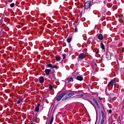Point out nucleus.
<instances>
[{"instance_id":"a19ab883","label":"nucleus","mask_w":124,"mask_h":124,"mask_svg":"<svg viewBox=\"0 0 124 124\" xmlns=\"http://www.w3.org/2000/svg\"><path fill=\"white\" fill-rule=\"evenodd\" d=\"M100 98V99H101V98Z\"/></svg>"},{"instance_id":"f8f14e48","label":"nucleus","mask_w":124,"mask_h":124,"mask_svg":"<svg viewBox=\"0 0 124 124\" xmlns=\"http://www.w3.org/2000/svg\"><path fill=\"white\" fill-rule=\"evenodd\" d=\"M100 47L103 50H105V47L104 46L103 43H100Z\"/></svg>"},{"instance_id":"bb28decb","label":"nucleus","mask_w":124,"mask_h":124,"mask_svg":"<svg viewBox=\"0 0 124 124\" xmlns=\"http://www.w3.org/2000/svg\"><path fill=\"white\" fill-rule=\"evenodd\" d=\"M75 31H76V32H77V31H78V29L76 27H75Z\"/></svg>"},{"instance_id":"cd10ccee","label":"nucleus","mask_w":124,"mask_h":124,"mask_svg":"<svg viewBox=\"0 0 124 124\" xmlns=\"http://www.w3.org/2000/svg\"><path fill=\"white\" fill-rule=\"evenodd\" d=\"M49 89L50 90H53V86H52L51 85H49Z\"/></svg>"},{"instance_id":"473e14b6","label":"nucleus","mask_w":124,"mask_h":124,"mask_svg":"<svg viewBox=\"0 0 124 124\" xmlns=\"http://www.w3.org/2000/svg\"><path fill=\"white\" fill-rule=\"evenodd\" d=\"M112 30H113V27L110 28V31H112Z\"/></svg>"},{"instance_id":"a211bd4d","label":"nucleus","mask_w":124,"mask_h":124,"mask_svg":"<svg viewBox=\"0 0 124 124\" xmlns=\"http://www.w3.org/2000/svg\"><path fill=\"white\" fill-rule=\"evenodd\" d=\"M56 60L57 61V62H60V61H61V57H57Z\"/></svg>"},{"instance_id":"dca6fc26","label":"nucleus","mask_w":124,"mask_h":124,"mask_svg":"<svg viewBox=\"0 0 124 124\" xmlns=\"http://www.w3.org/2000/svg\"><path fill=\"white\" fill-rule=\"evenodd\" d=\"M53 121H54V117L52 116L49 122V124H52L53 123Z\"/></svg>"},{"instance_id":"b1692460","label":"nucleus","mask_w":124,"mask_h":124,"mask_svg":"<svg viewBox=\"0 0 124 124\" xmlns=\"http://www.w3.org/2000/svg\"><path fill=\"white\" fill-rule=\"evenodd\" d=\"M52 68H59V67H58V66L57 65H54L52 66Z\"/></svg>"},{"instance_id":"9d476101","label":"nucleus","mask_w":124,"mask_h":124,"mask_svg":"<svg viewBox=\"0 0 124 124\" xmlns=\"http://www.w3.org/2000/svg\"><path fill=\"white\" fill-rule=\"evenodd\" d=\"M45 72L46 75H48L49 74L50 72H51L50 69H46L45 71Z\"/></svg>"},{"instance_id":"a878e982","label":"nucleus","mask_w":124,"mask_h":124,"mask_svg":"<svg viewBox=\"0 0 124 124\" xmlns=\"http://www.w3.org/2000/svg\"><path fill=\"white\" fill-rule=\"evenodd\" d=\"M65 56H66V54H63L62 57H63V60H64V59H65L66 58V57Z\"/></svg>"},{"instance_id":"4c0bfd02","label":"nucleus","mask_w":124,"mask_h":124,"mask_svg":"<svg viewBox=\"0 0 124 124\" xmlns=\"http://www.w3.org/2000/svg\"><path fill=\"white\" fill-rule=\"evenodd\" d=\"M100 98V99H101V98Z\"/></svg>"},{"instance_id":"4be33fe9","label":"nucleus","mask_w":124,"mask_h":124,"mask_svg":"<svg viewBox=\"0 0 124 124\" xmlns=\"http://www.w3.org/2000/svg\"><path fill=\"white\" fill-rule=\"evenodd\" d=\"M23 101V99H19V100L17 101V104H19V103H21Z\"/></svg>"},{"instance_id":"9b49d317","label":"nucleus","mask_w":124,"mask_h":124,"mask_svg":"<svg viewBox=\"0 0 124 124\" xmlns=\"http://www.w3.org/2000/svg\"><path fill=\"white\" fill-rule=\"evenodd\" d=\"M98 39H99V40H102V39H103V35H102V34H99Z\"/></svg>"},{"instance_id":"2f4dec72","label":"nucleus","mask_w":124,"mask_h":124,"mask_svg":"<svg viewBox=\"0 0 124 124\" xmlns=\"http://www.w3.org/2000/svg\"><path fill=\"white\" fill-rule=\"evenodd\" d=\"M109 58V56L107 55V54L106 58L108 59Z\"/></svg>"},{"instance_id":"58836bf2","label":"nucleus","mask_w":124,"mask_h":124,"mask_svg":"<svg viewBox=\"0 0 124 124\" xmlns=\"http://www.w3.org/2000/svg\"><path fill=\"white\" fill-rule=\"evenodd\" d=\"M100 98V99H101V98Z\"/></svg>"},{"instance_id":"f704fd0d","label":"nucleus","mask_w":124,"mask_h":124,"mask_svg":"<svg viewBox=\"0 0 124 124\" xmlns=\"http://www.w3.org/2000/svg\"><path fill=\"white\" fill-rule=\"evenodd\" d=\"M122 52H124V47L123 48Z\"/></svg>"},{"instance_id":"6ab92c4d","label":"nucleus","mask_w":124,"mask_h":124,"mask_svg":"<svg viewBox=\"0 0 124 124\" xmlns=\"http://www.w3.org/2000/svg\"><path fill=\"white\" fill-rule=\"evenodd\" d=\"M72 82H73V78H70L69 79L68 83H71Z\"/></svg>"},{"instance_id":"72a5a7b5","label":"nucleus","mask_w":124,"mask_h":124,"mask_svg":"<svg viewBox=\"0 0 124 124\" xmlns=\"http://www.w3.org/2000/svg\"><path fill=\"white\" fill-rule=\"evenodd\" d=\"M76 24H77V22H74V25H76Z\"/></svg>"},{"instance_id":"1a4fd4ad","label":"nucleus","mask_w":124,"mask_h":124,"mask_svg":"<svg viewBox=\"0 0 124 124\" xmlns=\"http://www.w3.org/2000/svg\"><path fill=\"white\" fill-rule=\"evenodd\" d=\"M77 80H78V81H82L83 80V77H82L80 76H78L77 77Z\"/></svg>"},{"instance_id":"f03ea898","label":"nucleus","mask_w":124,"mask_h":124,"mask_svg":"<svg viewBox=\"0 0 124 124\" xmlns=\"http://www.w3.org/2000/svg\"><path fill=\"white\" fill-rule=\"evenodd\" d=\"M65 94H66V93H62V94L58 96V97L56 98V100L57 101H60V100H61V99H62V97H63V96L65 95Z\"/></svg>"},{"instance_id":"c9c22d12","label":"nucleus","mask_w":124,"mask_h":124,"mask_svg":"<svg viewBox=\"0 0 124 124\" xmlns=\"http://www.w3.org/2000/svg\"><path fill=\"white\" fill-rule=\"evenodd\" d=\"M80 16H82V15H81V14H80Z\"/></svg>"},{"instance_id":"20e7f679","label":"nucleus","mask_w":124,"mask_h":124,"mask_svg":"<svg viewBox=\"0 0 124 124\" xmlns=\"http://www.w3.org/2000/svg\"><path fill=\"white\" fill-rule=\"evenodd\" d=\"M110 85H111L112 86H116V80L112 79L110 81V82L108 84V87H110Z\"/></svg>"},{"instance_id":"f3484780","label":"nucleus","mask_w":124,"mask_h":124,"mask_svg":"<svg viewBox=\"0 0 124 124\" xmlns=\"http://www.w3.org/2000/svg\"><path fill=\"white\" fill-rule=\"evenodd\" d=\"M68 95H69V97H71V96H73L74 95V93H68Z\"/></svg>"},{"instance_id":"5701e85b","label":"nucleus","mask_w":124,"mask_h":124,"mask_svg":"<svg viewBox=\"0 0 124 124\" xmlns=\"http://www.w3.org/2000/svg\"><path fill=\"white\" fill-rule=\"evenodd\" d=\"M15 6V4H14V3H12L10 4L11 7H14Z\"/></svg>"},{"instance_id":"c756f323","label":"nucleus","mask_w":124,"mask_h":124,"mask_svg":"<svg viewBox=\"0 0 124 124\" xmlns=\"http://www.w3.org/2000/svg\"><path fill=\"white\" fill-rule=\"evenodd\" d=\"M98 53H99V50H97V51L95 52V54H98Z\"/></svg>"},{"instance_id":"f257e3e1","label":"nucleus","mask_w":124,"mask_h":124,"mask_svg":"<svg viewBox=\"0 0 124 124\" xmlns=\"http://www.w3.org/2000/svg\"><path fill=\"white\" fill-rule=\"evenodd\" d=\"M92 3V2L90 1H88L85 3L84 4V8L85 9H89L90 7H91V4Z\"/></svg>"},{"instance_id":"412c9836","label":"nucleus","mask_w":124,"mask_h":124,"mask_svg":"<svg viewBox=\"0 0 124 124\" xmlns=\"http://www.w3.org/2000/svg\"><path fill=\"white\" fill-rule=\"evenodd\" d=\"M37 119V117L36 116V115H35L33 116V121H34V122H35Z\"/></svg>"},{"instance_id":"7c9ffc66","label":"nucleus","mask_w":124,"mask_h":124,"mask_svg":"<svg viewBox=\"0 0 124 124\" xmlns=\"http://www.w3.org/2000/svg\"><path fill=\"white\" fill-rule=\"evenodd\" d=\"M109 113L110 114H111V113H112V110L109 109Z\"/></svg>"},{"instance_id":"6e6552de","label":"nucleus","mask_w":124,"mask_h":124,"mask_svg":"<svg viewBox=\"0 0 124 124\" xmlns=\"http://www.w3.org/2000/svg\"><path fill=\"white\" fill-rule=\"evenodd\" d=\"M39 106H40V104H38L37 107L35 108V111H36V112H38V111H39Z\"/></svg>"},{"instance_id":"ddd939ff","label":"nucleus","mask_w":124,"mask_h":124,"mask_svg":"<svg viewBox=\"0 0 124 124\" xmlns=\"http://www.w3.org/2000/svg\"><path fill=\"white\" fill-rule=\"evenodd\" d=\"M83 96H84V95H83V94H79L76 95V97L80 98V97H83Z\"/></svg>"},{"instance_id":"423d86ee","label":"nucleus","mask_w":124,"mask_h":124,"mask_svg":"<svg viewBox=\"0 0 124 124\" xmlns=\"http://www.w3.org/2000/svg\"><path fill=\"white\" fill-rule=\"evenodd\" d=\"M124 19V16H119V21L120 23H124L123 20Z\"/></svg>"},{"instance_id":"393cba45","label":"nucleus","mask_w":124,"mask_h":124,"mask_svg":"<svg viewBox=\"0 0 124 124\" xmlns=\"http://www.w3.org/2000/svg\"><path fill=\"white\" fill-rule=\"evenodd\" d=\"M47 65V66H48V67H51V68H52V65L51 64H47V65Z\"/></svg>"},{"instance_id":"7ed1b4c3","label":"nucleus","mask_w":124,"mask_h":124,"mask_svg":"<svg viewBox=\"0 0 124 124\" xmlns=\"http://www.w3.org/2000/svg\"><path fill=\"white\" fill-rule=\"evenodd\" d=\"M86 57H87V54L81 53L79 55L78 59H79L80 60H83V59H85V58H86Z\"/></svg>"},{"instance_id":"0eeeda50","label":"nucleus","mask_w":124,"mask_h":124,"mask_svg":"<svg viewBox=\"0 0 124 124\" xmlns=\"http://www.w3.org/2000/svg\"><path fill=\"white\" fill-rule=\"evenodd\" d=\"M65 95V96H64V97L63 98L62 100H66V99H68V98H70L69 96L68 95V94H66Z\"/></svg>"},{"instance_id":"c85d7f7f","label":"nucleus","mask_w":124,"mask_h":124,"mask_svg":"<svg viewBox=\"0 0 124 124\" xmlns=\"http://www.w3.org/2000/svg\"><path fill=\"white\" fill-rule=\"evenodd\" d=\"M104 124V121L103 120H101L100 124Z\"/></svg>"},{"instance_id":"2eb2a0df","label":"nucleus","mask_w":124,"mask_h":124,"mask_svg":"<svg viewBox=\"0 0 124 124\" xmlns=\"http://www.w3.org/2000/svg\"><path fill=\"white\" fill-rule=\"evenodd\" d=\"M40 82L41 83H42L44 82V79L43 78V77H40Z\"/></svg>"},{"instance_id":"ea45409f","label":"nucleus","mask_w":124,"mask_h":124,"mask_svg":"<svg viewBox=\"0 0 124 124\" xmlns=\"http://www.w3.org/2000/svg\"><path fill=\"white\" fill-rule=\"evenodd\" d=\"M100 98V99H101V98Z\"/></svg>"},{"instance_id":"aec40b11","label":"nucleus","mask_w":124,"mask_h":124,"mask_svg":"<svg viewBox=\"0 0 124 124\" xmlns=\"http://www.w3.org/2000/svg\"><path fill=\"white\" fill-rule=\"evenodd\" d=\"M93 100L94 102H95V104H96V105L98 106V102H97V101H96L95 99H93Z\"/></svg>"},{"instance_id":"e433bc0d","label":"nucleus","mask_w":124,"mask_h":124,"mask_svg":"<svg viewBox=\"0 0 124 124\" xmlns=\"http://www.w3.org/2000/svg\"><path fill=\"white\" fill-rule=\"evenodd\" d=\"M31 124H33V123H31Z\"/></svg>"},{"instance_id":"4468645a","label":"nucleus","mask_w":124,"mask_h":124,"mask_svg":"<svg viewBox=\"0 0 124 124\" xmlns=\"http://www.w3.org/2000/svg\"><path fill=\"white\" fill-rule=\"evenodd\" d=\"M72 40V37H71L70 38H68L67 39V41L68 43H70Z\"/></svg>"},{"instance_id":"39448f33","label":"nucleus","mask_w":124,"mask_h":124,"mask_svg":"<svg viewBox=\"0 0 124 124\" xmlns=\"http://www.w3.org/2000/svg\"><path fill=\"white\" fill-rule=\"evenodd\" d=\"M101 114L102 117V121L104 122V119H105V115L104 114V111H103V110H101Z\"/></svg>"}]
</instances>
